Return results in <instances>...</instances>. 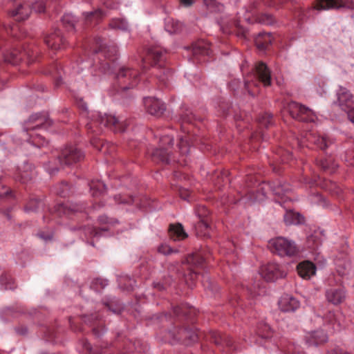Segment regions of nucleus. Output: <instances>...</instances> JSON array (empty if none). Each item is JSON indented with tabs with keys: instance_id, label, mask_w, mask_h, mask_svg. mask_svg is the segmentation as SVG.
I'll return each mask as SVG.
<instances>
[{
	"instance_id": "nucleus-54",
	"label": "nucleus",
	"mask_w": 354,
	"mask_h": 354,
	"mask_svg": "<svg viewBox=\"0 0 354 354\" xmlns=\"http://www.w3.org/2000/svg\"><path fill=\"white\" fill-rule=\"evenodd\" d=\"M32 9L37 12H43L45 11V5L42 1H35L32 5Z\"/></svg>"
},
{
	"instance_id": "nucleus-18",
	"label": "nucleus",
	"mask_w": 354,
	"mask_h": 354,
	"mask_svg": "<svg viewBox=\"0 0 354 354\" xmlns=\"http://www.w3.org/2000/svg\"><path fill=\"white\" fill-rule=\"evenodd\" d=\"M326 297L328 302L338 305L342 303L345 298L346 294L343 288H330L326 291Z\"/></svg>"
},
{
	"instance_id": "nucleus-60",
	"label": "nucleus",
	"mask_w": 354,
	"mask_h": 354,
	"mask_svg": "<svg viewBox=\"0 0 354 354\" xmlns=\"http://www.w3.org/2000/svg\"><path fill=\"white\" fill-rule=\"evenodd\" d=\"M109 230V227H102V228H95L93 227L91 229V233L93 235V236H99L100 232H105Z\"/></svg>"
},
{
	"instance_id": "nucleus-34",
	"label": "nucleus",
	"mask_w": 354,
	"mask_h": 354,
	"mask_svg": "<svg viewBox=\"0 0 354 354\" xmlns=\"http://www.w3.org/2000/svg\"><path fill=\"white\" fill-rule=\"evenodd\" d=\"M62 23L65 29L70 32L74 30L76 19L73 15L65 14L62 17Z\"/></svg>"
},
{
	"instance_id": "nucleus-1",
	"label": "nucleus",
	"mask_w": 354,
	"mask_h": 354,
	"mask_svg": "<svg viewBox=\"0 0 354 354\" xmlns=\"http://www.w3.org/2000/svg\"><path fill=\"white\" fill-rule=\"evenodd\" d=\"M52 124L53 121L50 119L47 113L42 112L32 114L24 124V131L30 136L28 142L37 147H44L48 143L44 137L37 134L33 136L32 133H29L28 132L39 129H47L50 127Z\"/></svg>"
},
{
	"instance_id": "nucleus-45",
	"label": "nucleus",
	"mask_w": 354,
	"mask_h": 354,
	"mask_svg": "<svg viewBox=\"0 0 354 354\" xmlns=\"http://www.w3.org/2000/svg\"><path fill=\"white\" fill-rule=\"evenodd\" d=\"M181 119L184 122L192 123L195 120H200L197 118L192 111L189 109H185L181 113Z\"/></svg>"
},
{
	"instance_id": "nucleus-44",
	"label": "nucleus",
	"mask_w": 354,
	"mask_h": 354,
	"mask_svg": "<svg viewBox=\"0 0 354 354\" xmlns=\"http://www.w3.org/2000/svg\"><path fill=\"white\" fill-rule=\"evenodd\" d=\"M108 283L107 281L103 279L97 278L93 280L91 284V288L95 291H100L104 289Z\"/></svg>"
},
{
	"instance_id": "nucleus-55",
	"label": "nucleus",
	"mask_w": 354,
	"mask_h": 354,
	"mask_svg": "<svg viewBox=\"0 0 354 354\" xmlns=\"http://www.w3.org/2000/svg\"><path fill=\"white\" fill-rule=\"evenodd\" d=\"M81 344L82 345L83 348L88 352L91 354H101L95 350H93L90 344V343L86 339H82L81 341Z\"/></svg>"
},
{
	"instance_id": "nucleus-16",
	"label": "nucleus",
	"mask_w": 354,
	"mask_h": 354,
	"mask_svg": "<svg viewBox=\"0 0 354 354\" xmlns=\"http://www.w3.org/2000/svg\"><path fill=\"white\" fill-rule=\"evenodd\" d=\"M35 174L33 165L28 162H24L18 168L15 174V179L21 183H26L30 181Z\"/></svg>"
},
{
	"instance_id": "nucleus-10",
	"label": "nucleus",
	"mask_w": 354,
	"mask_h": 354,
	"mask_svg": "<svg viewBox=\"0 0 354 354\" xmlns=\"http://www.w3.org/2000/svg\"><path fill=\"white\" fill-rule=\"evenodd\" d=\"M55 211L59 216L72 218L77 214L86 212V206L84 204L77 203L57 204L55 207Z\"/></svg>"
},
{
	"instance_id": "nucleus-38",
	"label": "nucleus",
	"mask_w": 354,
	"mask_h": 354,
	"mask_svg": "<svg viewBox=\"0 0 354 354\" xmlns=\"http://www.w3.org/2000/svg\"><path fill=\"white\" fill-rule=\"evenodd\" d=\"M258 122L260 126L268 128L272 123V115L268 113L259 115Z\"/></svg>"
},
{
	"instance_id": "nucleus-28",
	"label": "nucleus",
	"mask_w": 354,
	"mask_h": 354,
	"mask_svg": "<svg viewBox=\"0 0 354 354\" xmlns=\"http://www.w3.org/2000/svg\"><path fill=\"white\" fill-rule=\"evenodd\" d=\"M179 338L187 344L194 342L198 339V334L192 330L186 328H182L178 332Z\"/></svg>"
},
{
	"instance_id": "nucleus-15",
	"label": "nucleus",
	"mask_w": 354,
	"mask_h": 354,
	"mask_svg": "<svg viewBox=\"0 0 354 354\" xmlns=\"http://www.w3.org/2000/svg\"><path fill=\"white\" fill-rule=\"evenodd\" d=\"M352 2L350 0H317L315 8L317 10L339 9L351 8Z\"/></svg>"
},
{
	"instance_id": "nucleus-19",
	"label": "nucleus",
	"mask_w": 354,
	"mask_h": 354,
	"mask_svg": "<svg viewBox=\"0 0 354 354\" xmlns=\"http://www.w3.org/2000/svg\"><path fill=\"white\" fill-rule=\"evenodd\" d=\"M256 74L259 82H262L264 86L271 85L270 71L266 64L260 62L255 66Z\"/></svg>"
},
{
	"instance_id": "nucleus-12",
	"label": "nucleus",
	"mask_w": 354,
	"mask_h": 354,
	"mask_svg": "<svg viewBox=\"0 0 354 354\" xmlns=\"http://www.w3.org/2000/svg\"><path fill=\"white\" fill-rule=\"evenodd\" d=\"M261 275L266 281H272L285 277L286 273L281 270L279 264L269 263L261 269Z\"/></svg>"
},
{
	"instance_id": "nucleus-58",
	"label": "nucleus",
	"mask_w": 354,
	"mask_h": 354,
	"mask_svg": "<svg viewBox=\"0 0 354 354\" xmlns=\"http://www.w3.org/2000/svg\"><path fill=\"white\" fill-rule=\"evenodd\" d=\"M259 21H260L261 23H263V24H267V25H270V24H272L274 22V19L272 18V16L270 15H262Z\"/></svg>"
},
{
	"instance_id": "nucleus-42",
	"label": "nucleus",
	"mask_w": 354,
	"mask_h": 354,
	"mask_svg": "<svg viewBox=\"0 0 354 354\" xmlns=\"http://www.w3.org/2000/svg\"><path fill=\"white\" fill-rule=\"evenodd\" d=\"M42 205V202L37 198H30L25 206L26 212H35Z\"/></svg>"
},
{
	"instance_id": "nucleus-13",
	"label": "nucleus",
	"mask_w": 354,
	"mask_h": 354,
	"mask_svg": "<svg viewBox=\"0 0 354 354\" xmlns=\"http://www.w3.org/2000/svg\"><path fill=\"white\" fill-rule=\"evenodd\" d=\"M95 44L97 46L93 50L95 53L102 55L110 61H113L118 55V48L115 46H107L104 43L102 38L95 39Z\"/></svg>"
},
{
	"instance_id": "nucleus-50",
	"label": "nucleus",
	"mask_w": 354,
	"mask_h": 354,
	"mask_svg": "<svg viewBox=\"0 0 354 354\" xmlns=\"http://www.w3.org/2000/svg\"><path fill=\"white\" fill-rule=\"evenodd\" d=\"M158 252L164 255H169L174 252H177V250H174L169 245L162 243L158 247Z\"/></svg>"
},
{
	"instance_id": "nucleus-61",
	"label": "nucleus",
	"mask_w": 354,
	"mask_h": 354,
	"mask_svg": "<svg viewBox=\"0 0 354 354\" xmlns=\"http://www.w3.org/2000/svg\"><path fill=\"white\" fill-rule=\"evenodd\" d=\"M104 328L103 326L93 327V333L97 337H100L101 335L104 333Z\"/></svg>"
},
{
	"instance_id": "nucleus-39",
	"label": "nucleus",
	"mask_w": 354,
	"mask_h": 354,
	"mask_svg": "<svg viewBox=\"0 0 354 354\" xmlns=\"http://www.w3.org/2000/svg\"><path fill=\"white\" fill-rule=\"evenodd\" d=\"M180 27L181 24L173 19H168L165 24V28L170 33L177 32L180 29Z\"/></svg>"
},
{
	"instance_id": "nucleus-47",
	"label": "nucleus",
	"mask_w": 354,
	"mask_h": 354,
	"mask_svg": "<svg viewBox=\"0 0 354 354\" xmlns=\"http://www.w3.org/2000/svg\"><path fill=\"white\" fill-rule=\"evenodd\" d=\"M77 106L81 111V114L84 117H88L89 111L87 103L82 98L76 100Z\"/></svg>"
},
{
	"instance_id": "nucleus-20",
	"label": "nucleus",
	"mask_w": 354,
	"mask_h": 354,
	"mask_svg": "<svg viewBox=\"0 0 354 354\" xmlns=\"http://www.w3.org/2000/svg\"><path fill=\"white\" fill-rule=\"evenodd\" d=\"M298 274L304 279H309L315 274L316 267L312 262L306 261L301 262L297 267Z\"/></svg>"
},
{
	"instance_id": "nucleus-35",
	"label": "nucleus",
	"mask_w": 354,
	"mask_h": 354,
	"mask_svg": "<svg viewBox=\"0 0 354 354\" xmlns=\"http://www.w3.org/2000/svg\"><path fill=\"white\" fill-rule=\"evenodd\" d=\"M102 17L103 13L100 10H96L84 14V19L86 24L97 23Z\"/></svg>"
},
{
	"instance_id": "nucleus-46",
	"label": "nucleus",
	"mask_w": 354,
	"mask_h": 354,
	"mask_svg": "<svg viewBox=\"0 0 354 354\" xmlns=\"http://www.w3.org/2000/svg\"><path fill=\"white\" fill-rule=\"evenodd\" d=\"M109 26L113 29L127 30V27H128V24L123 19H113L110 22Z\"/></svg>"
},
{
	"instance_id": "nucleus-48",
	"label": "nucleus",
	"mask_w": 354,
	"mask_h": 354,
	"mask_svg": "<svg viewBox=\"0 0 354 354\" xmlns=\"http://www.w3.org/2000/svg\"><path fill=\"white\" fill-rule=\"evenodd\" d=\"M291 189L288 184H279L277 185L274 189V192L276 195L283 196L288 194Z\"/></svg>"
},
{
	"instance_id": "nucleus-52",
	"label": "nucleus",
	"mask_w": 354,
	"mask_h": 354,
	"mask_svg": "<svg viewBox=\"0 0 354 354\" xmlns=\"http://www.w3.org/2000/svg\"><path fill=\"white\" fill-rule=\"evenodd\" d=\"M178 147L179 149V153L180 154L185 155L189 152V146L187 143V141L184 140L183 138L180 139Z\"/></svg>"
},
{
	"instance_id": "nucleus-26",
	"label": "nucleus",
	"mask_w": 354,
	"mask_h": 354,
	"mask_svg": "<svg viewBox=\"0 0 354 354\" xmlns=\"http://www.w3.org/2000/svg\"><path fill=\"white\" fill-rule=\"evenodd\" d=\"M207 338L209 341L214 342L216 345L225 344L227 346H232V341L228 337H223L217 331H209Z\"/></svg>"
},
{
	"instance_id": "nucleus-2",
	"label": "nucleus",
	"mask_w": 354,
	"mask_h": 354,
	"mask_svg": "<svg viewBox=\"0 0 354 354\" xmlns=\"http://www.w3.org/2000/svg\"><path fill=\"white\" fill-rule=\"evenodd\" d=\"M166 54V50L162 48L159 46H152L147 50L146 56L143 59L145 65L158 66L160 72L156 73V75L164 86L167 85V82L171 78L173 75V71L171 69L165 67ZM144 67H146V66Z\"/></svg>"
},
{
	"instance_id": "nucleus-14",
	"label": "nucleus",
	"mask_w": 354,
	"mask_h": 354,
	"mask_svg": "<svg viewBox=\"0 0 354 354\" xmlns=\"http://www.w3.org/2000/svg\"><path fill=\"white\" fill-rule=\"evenodd\" d=\"M144 104L147 111L156 117H160L166 110L165 104L157 98L146 97Z\"/></svg>"
},
{
	"instance_id": "nucleus-32",
	"label": "nucleus",
	"mask_w": 354,
	"mask_h": 354,
	"mask_svg": "<svg viewBox=\"0 0 354 354\" xmlns=\"http://www.w3.org/2000/svg\"><path fill=\"white\" fill-rule=\"evenodd\" d=\"M62 68H58L57 64H53L49 69L44 71L45 74L51 75L55 79V86H58L62 84Z\"/></svg>"
},
{
	"instance_id": "nucleus-56",
	"label": "nucleus",
	"mask_w": 354,
	"mask_h": 354,
	"mask_svg": "<svg viewBox=\"0 0 354 354\" xmlns=\"http://www.w3.org/2000/svg\"><path fill=\"white\" fill-rule=\"evenodd\" d=\"M288 0H268L267 1L268 6L270 7L279 8L283 3H286Z\"/></svg>"
},
{
	"instance_id": "nucleus-31",
	"label": "nucleus",
	"mask_w": 354,
	"mask_h": 354,
	"mask_svg": "<svg viewBox=\"0 0 354 354\" xmlns=\"http://www.w3.org/2000/svg\"><path fill=\"white\" fill-rule=\"evenodd\" d=\"M173 311L176 316L184 315L188 317H190L192 314H195V310L186 304H181L179 306L174 307Z\"/></svg>"
},
{
	"instance_id": "nucleus-25",
	"label": "nucleus",
	"mask_w": 354,
	"mask_h": 354,
	"mask_svg": "<svg viewBox=\"0 0 354 354\" xmlns=\"http://www.w3.org/2000/svg\"><path fill=\"white\" fill-rule=\"evenodd\" d=\"M307 140L310 142L315 144L322 150H325L332 143V142L328 140L327 137L316 136L313 133H309L307 136Z\"/></svg>"
},
{
	"instance_id": "nucleus-23",
	"label": "nucleus",
	"mask_w": 354,
	"mask_h": 354,
	"mask_svg": "<svg viewBox=\"0 0 354 354\" xmlns=\"http://www.w3.org/2000/svg\"><path fill=\"white\" fill-rule=\"evenodd\" d=\"M192 53L194 57L208 56L212 54L209 44L205 41L201 40L196 42L192 46Z\"/></svg>"
},
{
	"instance_id": "nucleus-24",
	"label": "nucleus",
	"mask_w": 354,
	"mask_h": 354,
	"mask_svg": "<svg viewBox=\"0 0 354 354\" xmlns=\"http://www.w3.org/2000/svg\"><path fill=\"white\" fill-rule=\"evenodd\" d=\"M169 235L170 239L174 241H180L187 237V234L180 223L171 224L169 228Z\"/></svg>"
},
{
	"instance_id": "nucleus-3",
	"label": "nucleus",
	"mask_w": 354,
	"mask_h": 354,
	"mask_svg": "<svg viewBox=\"0 0 354 354\" xmlns=\"http://www.w3.org/2000/svg\"><path fill=\"white\" fill-rule=\"evenodd\" d=\"M102 127H106L115 133L124 132L127 127L125 121H120L118 118L112 115L93 113L91 121L86 123V127L88 131L99 133Z\"/></svg>"
},
{
	"instance_id": "nucleus-62",
	"label": "nucleus",
	"mask_w": 354,
	"mask_h": 354,
	"mask_svg": "<svg viewBox=\"0 0 354 354\" xmlns=\"http://www.w3.org/2000/svg\"><path fill=\"white\" fill-rule=\"evenodd\" d=\"M348 114V119L353 122L354 123V107L353 108H351L349 110H347V111H346Z\"/></svg>"
},
{
	"instance_id": "nucleus-9",
	"label": "nucleus",
	"mask_w": 354,
	"mask_h": 354,
	"mask_svg": "<svg viewBox=\"0 0 354 354\" xmlns=\"http://www.w3.org/2000/svg\"><path fill=\"white\" fill-rule=\"evenodd\" d=\"M57 158L61 166H70L81 161L84 154L75 146H67L62 150Z\"/></svg>"
},
{
	"instance_id": "nucleus-53",
	"label": "nucleus",
	"mask_w": 354,
	"mask_h": 354,
	"mask_svg": "<svg viewBox=\"0 0 354 354\" xmlns=\"http://www.w3.org/2000/svg\"><path fill=\"white\" fill-rule=\"evenodd\" d=\"M196 212L199 218H207L209 211L205 206H198Z\"/></svg>"
},
{
	"instance_id": "nucleus-57",
	"label": "nucleus",
	"mask_w": 354,
	"mask_h": 354,
	"mask_svg": "<svg viewBox=\"0 0 354 354\" xmlns=\"http://www.w3.org/2000/svg\"><path fill=\"white\" fill-rule=\"evenodd\" d=\"M197 277L198 272L195 270H193L192 269H189L188 270V272L185 274V278L187 282H188V280H190L192 281H195Z\"/></svg>"
},
{
	"instance_id": "nucleus-64",
	"label": "nucleus",
	"mask_w": 354,
	"mask_h": 354,
	"mask_svg": "<svg viewBox=\"0 0 354 354\" xmlns=\"http://www.w3.org/2000/svg\"><path fill=\"white\" fill-rule=\"evenodd\" d=\"M328 354H349V353L347 352L343 351L342 350L335 349V350L331 351Z\"/></svg>"
},
{
	"instance_id": "nucleus-59",
	"label": "nucleus",
	"mask_w": 354,
	"mask_h": 354,
	"mask_svg": "<svg viewBox=\"0 0 354 354\" xmlns=\"http://www.w3.org/2000/svg\"><path fill=\"white\" fill-rule=\"evenodd\" d=\"M98 221L100 224L111 225L113 223L112 219L109 218V217L104 215L99 216Z\"/></svg>"
},
{
	"instance_id": "nucleus-8",
	"label": "nucleus",
	"mask_w": 354,
	"mask_h": 354,
	"mask_svg": "<svg viewBox=\"0 0 354 354\" xmlns=\"http://www.w3.org/2000/svg\"><path fill=\"white\" fill-rule=\"evenodd\" d=\"M288 109L291 116L299 121L313 122L317 118L311 109L296 102H290Z\"/></svg>"
},
{
	"instance_id": "nucleus-5",
	"label": "nucleus",
	"mask_w": 354,
	"mask_h": 354,
	"mask_svg": "<svg viewBox=\"0 0 354 354\" xmlns=\"http://www.w3.org/2000/svg\"><path fill=\"white\" fill-rule=\"evenodd\" d=\"M270 250L281 257H294L297 254L298 249L295 243L284 237L272 239L269 241Z\"/></svg>"
},
{
	"instance_id": "nucleus-21",
	"label": "nucleus",
	"mask_w": 354,
	"mask_h": 354,
	"mask_svg": "<svg viewBox=\"0 0 354 354\" xmlns=\"http://www.w3.org/2000/svg\"><path fill=\"white\" fill-rule=\"evenodd\" d=\"M337 101L341 109L347 111L353 105V95L346 89H341L338 93Z\"/></svg>"
},
{
	"instance_id": "nucleus-43",
	"label": "nucleus",
	"mask_w": 354,
	"mask_h": 354,
	"mask_svg": "<svg viewBox=\"0 0 354 354\" xmlns=\"http://www.w3.org/2000/svg\"><path fill=\"white\" fill-rule=\"evenodd\" d=\"M187 261L196 267H203L205 259L200 254H194L188 258Z\"/></svg>"
},
{
	"instance_id": "nucleus-6",
	"label": "nucleus",
	"mask_w": 354,
	"mask_h": 354,
	"mask_svg": "<svg viewBox=\"0 0 354 354\" xmlns=\"http://www.w3.org/2000/svg\"><path fill=\"white\" fill-rule=\"evenodd\" d=\"M118 86L122 91L134 88L139 82V72L129 66L121 67L116 74Z\"/></svg>"
},
{
	"instance_id": "nucleus-33",
	"label": "nucleus",
	"mask_w": 354,
	"mask_h": 354,
	"mask_svg": "<svg viewBox=\"0 0 354 354\" xmlns=\"http://www.w3.org/2000/svg\"><path fill=\"white\" fill-rule=\"evenodd\" d=\"M317 165L324 170L332 173L336 168V165L332 158H322L317 160Z\"/></svg>"
},
{
	"instance_id": "nucleus-22",
	"label": "nucleus",
	"mask_w": 354,
	"mask_h": 354,
	"mask_svg": "<svg viewBox=\"0 0 354 354\" xmlns=\"http://www.w3.org/2000/svg\"><path fill=\"white\" fill-rule=\"evenodd\" d=\"M31 12L30 5L19 3L17 8L12 10V16L15 17L17 21H24L28 18Z\"/></svg>"
},
{
	"instance_id": "nucleus-4",
	"label": "nucleus",
	"mask_w": 354,
	"mask_h": 354,
	"mask_svg": "<svg viewBox=\"0 0 354 354\" xmlns=\"http://www.w3.org/2000/svg\"><path fill=\"white\" fill-rule=\"evenodd\" d=\"M174 142V136L171 135H165L160 138L159 147L156 149L151 157L154 162H161L169 164L171 160H174L171 151Z\"/></svg>"
},
{
	"instance_id": "nucleus-27",
	"label": "nucleus",
	"mask_w": 354,
	"mask_h": 354,
	"mask_svg": "<svg viewBox=\"0 0 354 354\" xmlns=\"http://www.w3.org/2000/svg\"><path fill=\"white\" fill-rule=\"evenodd\" d=\"M272 35L270 33H259L255 38V45L261 50H264L268 48L272 43Z\"/></svg>"
},
{
	"instance_id": "nucleus-41",
	"label": "nucleus",
	"mask_w": 354,
	"mask_h": 354,
	"mask_svg": "<svg viewBox=\"0 0 354 354\" xmlns=\"http://www.w3.org/2000/svg\"><path fill=\"white\" fill-rule=\"evenodd\" d=\"M208 226V218H200V221L195 225L197 234L205 235L206 232L205 231L207 230Z\"/></svg>"
},
{
	"instance_id": "nucleus-30",
	"label": "nucleus",
	"mask_w": 354,
	"mask_h": 354,
	"mask_svg": "<svg viewBox=\"0 0 354 354\" xmlns=\"http://www.w3.org/2000/svg\"><path fill=\"white\" fill-rule=\"evenodd\" d=\"M89 185L91 194L93 197H98L106 191L105 185L100 180L91 181Z\"/></svg>"
},
{
	"instance_id": "nucleus-36",
	"label": "nucleus",
	"mask_w": 354,
	"mask_h": 354,
	"mask_svg": "<svg viewBox=\"0 0 354 354\" xmlns=\"http://www.w3.org/2000/svg\"><path fill=\"white\" fill-rule=\"evenodd\" d=\"M55 189L57 195H59L62 197H66L70 194L71 187L68 183L62 182L55 187Z\"/></svg>"
},
{
	"instance_id": "nucleus-63",
	"label": "nucleus",
	"mask_w": 354,
	"mask_h": 354,
	"mask_svg": "<svg viewBox=\"0 0 354 354\" xmlns=\"http://www.w3.org/2000/svg\"><path fill=\"white\" fill-rule=\"evenodd\" d=\"M16 332L19 335H26L28 332V329L25 326H20L16 328Z\"/></svg>"
},
{
	"instance_id": "nucleus-29",
	"label": "nucleus",
	"mask_w": 354,
	"mask_h": 354,
	"mask_svg": "<svg viewBox=\"0 0 354 354\" xmlns=\"http://www.w3.org/2000/svg\"><path fill=\"white\" fill-rule=\"evenodd\" d=\"M286 225H297L304 221V218L299 213L288 211L283 216Z\"/></svg>"
},
{
	"instance_id": "nucleus-51",
	"label": "nucleus",
	"mask_w": 354,
	"mask_h": 354,
	"mask_svg": "<svg viewBox=\"0 0 354 354\" xmlns=\"http://www.w3.org/2000/svg\"><path fill=\"white\" fill-rule=\"evenodd\" d=\"M114 199L118 203H123V204H130V203H132L134 201L131 196H129L128 198H126V197L124 198V196H122L120 194L115 195L114 196Z\"/></svg>"
},
{
	"instance_id": "nucleus-40",
	"label": "nucleus",
	"mask_w": 354,
	"mask_h": 354,
	"mask_svg": "<svg viewBox=\"0 0 354 354\" xmlns=\"http://www.w3.org/2000/svg\"><path fill=\"white\" fill-rule=\"evenodd\" d=\"M340 316V314L335 315L334 313L329 312L326 315V319L334 326L335 330H339L341 328V324L339 321Z\"/></svg>"
},
{
	"instance_id": "nucleus-37",
	"label": "nucleus",
	"mask_w": 354,
	"mask_h": 354,
	"mask_svg": "<svg viewBox=\"0 0 354 354\" xmlns=\"http://www.w3.org/2000/svg\"><path fill=\"white\" fill-rule=\"evenodd\" d=\"M203 1L210 12H221L223 10V6L216 0H203Z\"/></svg>"
},
{
	"instance_id": "nucleus-11",
	"label": "nucleus",
	"mask_w": 354,
	"mask_h": 354,
	"mask_svg": "<svg viewBox=\"0 0 354 354\" xmlns=\"http://www.w3.org/2000/svg\"><path fill=\"white\" fill-rule=\"evenodd\" d=\"M44 42L53 50H62L66 46V40L59 29H55L53 32L47 35L44 37Z\"/></svg>"
},
{
	"instance_id": "nucleus-49",
	"label": "nucleus",
	"mask_w": 354,
	"mask_h": 354,
	"mask_svg": "<svg viewBox=\"0 0 354 354\" xmlns=\"http://www.w3.org/2000/svg\"><path fill=\"white\" fill-rule=\"evenodd\" d=\"M312 337L315 339L314 342L315 344L325 342L327 339L326 336L323 331H315L312 334Z\"/></svg>"
},
{
	"instance_id": "nucleus-7",
	"label": "nucleus",
	"mask_w": 354,
	"mask_h": 354,
	"mask_svg": "<svg viewBox=\"0 0 354 354\" xmlns=\"http://www.w3.org/2000/svg\"><path fill=\"white\" fill-rule=\"evenodd\" d=\"M37 53L33 48L27 46L24 48L23 50L13 48L10 51L4 53L3 57L6 62L13 65L18 64L24 59H27L29 64L34 62V56Z\"/></svg>"
},
{
	"instance_id": "nucleus-17",
	"label": "nucleus",
	"mask_w": 354,
	"mask_h": 354,
	"mask_svg": "<svg viewBox=\"0 0 354 354\" xmlns=\"http://www.w3.org/2000/svg\"><path fill=\"white\" fill-rule=\"evenodd\" d=\"M299 301L294 297L285 295L279 301V307L283 312H294L299 307Z\"/></svg>"
}]
</instances>
